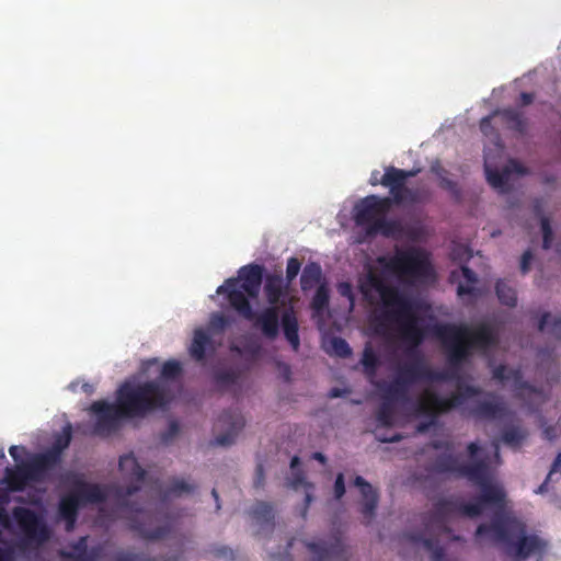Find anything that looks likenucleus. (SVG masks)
I'll list each match as a JSON object with an SVG mask.
<instances>
[{"label": "nucleus", "mask_w": 561, "mask_h": 561, "mask_svg": "<svg viewBox=\"0 0 561 561\" xmlns=\"http://www.w3.org/2000/svg\"><path fill=\"white\" fill-rule=\"evenodd\" d=\"M108 491L105 485L84 481L79 476L72 480V489L60 497L58 515L66 522V530L73 529L79 510L88 504H101L107 499Z\"/></svg>", "instance_id": "nucleus-10"}, {"label": "nucleus", "mask_w": 561, "mask_h": 561, "mask_svg": "<svg viewBox=\"0 0 561 561\" xmlns=\"http://www.w3.org/2000/svg\"><path fill=\"white\" fill-rule=\"evenodd\" d=\"M183 373L182 364L176 359H169L165 363H163L159 379L157 381H160L162 385L163 381H173L180 379Z\"/></svg>", "instance_id": "nucleus-37"}, {"label": "nucleus", "mask_w": 561, "mask_h": 561, "mask_svg": "<svg viewBox=\"0 0 561 561\" xmlns=\"http://www.w3.org/2000/svg\"><path fill=\"white\" fill-rule=\"evenodd\" d=\"M329 300V289L325 285H320L312 297L311 309L314 313H321L328 308Z\"/></svg>", "instance_id": "nucleus-40"}, {"label": "nucleus", "mask_w": 561, "mask_h": 561, "mask_svg": "<svg viewBox=\"0 0 561 561\" xmlns=\"http://www.w3.org/2000/svg\"><path fill=\"white\" fill-rule=\"evenodd\" d=\"M179 431H180V426H179L178 422L172 421L169 424L168 433L164 435L163 439L168 440L169 438L178 435Z\"/></svg>", "instance_id": "nucleus-57"}, {"label": "nucleus", "mask_w": 561, "mask_h": 561, "mask_svg": "<svg viewBox=\"0 0 561 561\" xmlns=\"http://www.w3.org/2000/svg\"><path fill=\"white\" fill-rule=\"evenodd\" d=\"M73 552H90L87 546V537H81L77 542L72 545Z\"/></svg>", "instance_id": "nucleus-56"}, {"label": "nucleus", "mask_w": 561, "mask_h": 561, "mask_svg": "<svg viewBox=\"0 0 561 561\" xmlns=\"http://www.w3.org/2000/svg\"><path fill=\"white\" fill-rule=\"evenodd\" d=\"M404 202L415 203L417 201V193L408 186L403 190Z\"/></svg>", "instance_id": "nucleus-58"}, {"label": "nucleus", "mask_w": 561, "mask_h": 561, "mask_svg": "<svg viewBox=\"0 0 561 561\" xmlns=\"http://www.w3.org/2000/svg\"><path fill=\"white\" fill-rule=\"evenodd\" d=\"M300 268L301 262L297 257L293 256L288 259L286 266V279L288 284L291 283L297 277Z\"/></svg>", "instance_id": "nucleus-47"}, {"label": "nucleus", "mask_w": 561, "mask_h": 561, "mask_svg": "<svg viewBox=\"0 0 561 561\" xmlns=\"http://www.w3.org/2000/svg\"><path fill=\"white\" fill-rule=\"evenodd\" d=\"M59 556L65 561H96L100 557V549L92 548L90 552L60 551Z\"/></svg>", "instance_id": "nucleus-42"}, {"label": "nucleus", "mask_w": 561, "mask_h": 561, "mask_svg": "<svg viewBox=\"0 0 561 561\" xmlns=\"http://www.w3.org/2000/svg\"><path fill=\"white\" fill-rule=\"evenodd\" d=\"M118 467L124 474L136 482H142L146 477V470L131 454L122 456L118 461Z\"/></svg>", "instance_id": "nucleus-27"}, {"label": "nucleus", "mask_w": 561, "mask_h": 561, "mask_svg": "<svg viewBox=\"0 0 561 561\" xmlns=\"http://www.w3.org/2000/svg\"><path fill=\"white\" fill-rule=\"evenodd\" d=\"M307 549L312 553L313 561L347 560L348 550L343 541L342 533L335 531L330 539L306 542Z\"/></svg>", "instance_id": "nucleus-13"}, {"label": "nucleus", "mask_w": 561, "mask_h": 561, "mask_svg": "<svg viewBox=\"0 0 561 561\" xmlns=\"http://www.w3.org/2000/svg\"><path fill=\"white\" fill-rule=\"evenodd\" d=\"M72 438V428L71 425H67L64 427L62 433L59 434L50 449L45 453L36 454L39 458L44 459V463L46 467L51 470L57 467L61 461L62 451L70 445Z\"/></svg>", "instance_id": "nucleus-20"}, {"label": "nucleus", "mask_w": 561, "mask_h": 561, "mask_svg": "<svg viewBox=\"0 0 561 561\" xmlns=\"http://www.w3.org/2000/svg\"><path fill=\"white\" fill-rule=\"evenodd\" d=\"M284 336L291 348L297 352L300 346L299 323L293 305L285 308L280 316Z\"/></svg>", "instance_id": "nucleus-22"}, {"label": "nucleus", "mask_w": 561, "mask_h": 561, "mask_svg": "<svg viewBox=\"0 0 561 561\" xmlns=\"http://www.w3.org/2000/svg\"><path fill=\"white\" fill-rule=\"evenodd\" d=\"M534 259L533 252L530 250H526L520 259V271L525 275L530 270V263Z\"/></svg>", "instance_id": "nucleus-51"}, {"label": "nucleus", "mask_w": 561, "mask_h": 561, "mask_svg": "<svg viewBox=\"0 0 561 561\" xmlns=\"http://www.w3.org/2000/svg\"><path fill=\"white\" fill-rule=\"evenodd\" d=\"M231 323V319L224 313L213 312L209 317L207 332L222 333Z\"/></svg>", "instance_id": "nucleus-41"}, {"label": "nucleus", "mask_w": 561, "mask_h": 561, "mask_svg": "<svg viewBox=\"0 0 561 561\" xmlns=\"http://www.w3.org/2000/svg\"><path fill=\"white\" fill-rule=\"evenodd\" d=\"M552 480H548V476L546 477L545 481L537 488L535 491L537 494H545L548 492V484Z\"/></svg>", "instance_id": "nucleus-61"}, {"label": "nucleus", "mask_w": 561, "mask_h": 561, "mask_svg": "<svg viewBox=\"0 0 561 561\" xmlns=\"http://www.w3.org/2000/svg\"><path fill=\"white\" fill-rule=\"evenodd\" d=\"M467 450L469 453V456L473 458L480 450V447L477 443L472 442L467 446Z\"/></svg>", "instance_id": "nucleus-62"}, {"label": "nucleus", "mask_w": 561, "mask_h": 561, "mask_svg": "<svg viewBox=\"0 0 561 561\" xmlns=\"http://www.w3.org/2000/svg\"><path fill=\"white\" fill-rule=\"evenodd\" d=\"M377 439L381 443H394L402 439V436L400 434H394L392 436H377Z\"/></svg>", "instance_id": "nucleus-60"}, {"label": "nucleus", "mask_w": 561, "mask_h": 561, "mask_svg": "<svg viewBox=\"0 0 561 561\" xmlns=\"http://www.w3.org/2000/svg\"><path fill=\"white\" fill-rule=\"evenodd\" d=\"M550 319L551 313L543 312L538 322V330L540 332H547L556 340H561V317H554L550 327L547 328Z\"/></svg>", "instance_id": "nucleus-38"}, {"label": "nucleus", "mask_w": 561, "mask_h": 561, "mask_svg": "<svg viewBox=\"0 0 561 561\" xmlns=\"http://www.w3.org/2000/svg\"><path fill=\"white\" fill-rule=\"evenodd\" d=\"M252 321L254 327L261 330L264 337L275 340L279 333V307L270 305L260 313L254 312Z\"/></svg>", "instance_id": "nucleus-18"}, {"label": "nucleus", "mask_w": 561, "mask_h": 561, "mask_svg": "<svg viewBox=\"0 0 561 561\" xmlns=\"http://www.w3.org/2000/svg\"><path fill=\"white\" fill-rule=\"evenodd\" d=\"M0 561H11V552L0 547Z\"/></svg>", "instance_id": "nucleus-64"}, {"label": "nucleus", "mask_w": 561, "mask_h": 561, "mask_svg": "<svg viewBox=\"0 0 561 561\" xmlns=\"http://www.w3.org/2000/svg\"><path fill=\"white\" fill-rule=\"evenodd\" d=\"M9 454L13 458V460L18 462L21 460V456L23 454H26V449L23 446L13 445L9 448Z\"/></svg>", "instance_id": "nucleus-54"}, {"label": "nucleus", "mask_w": 561, "mask_h": 561, "mask_svg": "<svg viewBox=\"0 0 561 561\" xmlns=\"http://www.w3.org/2000/svg\"><path fill=\"white\" fill-rule=\"evenodd\" d=\"M354 484L359 488L362 495L360 514L363 515L365 523L369 524L376 514L379 500L378 492L360 476L355 478Z\"/></svg>", "instance_id": "nucleus-19"}, {"label": "nucleus", "mask_w": 561, "mask_h": 561, "mask_svg": "<svg viewBox=\"0 0 561 561\" xmlns=\"http://www.w3.org/2000/svg\"><path fill=\"white\" fill-rule=\"evenodd\" d=\"M548 480L557 481L561 477V451L558 453L548 472Z\"/></svg>", "instance_id": "nucleus-49"}, {"label": "nucleus", "mask_w": 561, "mask_h": 561, "mask_svg": "<svg viewBox=\"0 0 561 561\" xmlns=\"http://www.w3.org/2000/svg\"><path fill=\"white\" fill-rule=\"evenodd\" d=\"M528 437V431L519 425L505 426L501 434V440L511 448H519Z\"/></svg>", "instance_id": "nucleus-30"}, {"label": "nucleus", "mask_w": 561, "mask_h": 561, "mask_svg": "<svg viewBox=\"0 0 561 561\" xmlns=\"http://www.w3.org/2000/svg\"><path fill=\"white\" fill-rule=\"evenodd\" d=\"M506 171H508V176L512 173L524 175L527 173V169L517 160H510L508 163L505 165Z\"/></svg>", "instance_id": "nucleus-50"}, {"label": "nucleus", "mask_w": 561, "mask_h": 561, "mask_svg": "<svg viewBox=\"0 0 561 561\" xmlns=\"http://www.w3.org/2000/svg\"><path fill=\"white\" fill-rule=\"evenodd\" d=\"M360 293L366 300H371L370 291L378 293L386 308L385 317L399 324V334L404 341L419 346L426 337V330L420 325V320L413 311L412 301L397 287L388 285L382 276L369 271L359 285Z\"/></svg>", "instance_id": "nucleus-5"}, {"label": "nucleus", "mask_w": 561, "mask_h": 561, "mask_svg": "<svg viewBox=\"0 0 561 561\" xmlns=\"http://www.w3.org/2000/svg\"><path fill=\"white\" fill-rule=\"evenodd\" d=\"M419 173L420 169L403 170L393 165L385 168V173L380 178V185L389 188L392 205L404 203L403 190L407 187V180L416 176Z\"/></svg>", "instance_id": "nucleus-14"}, {"label": "nucleus", "mask_w": 561, "mask_h": 561, "mask_svg": "<svg viewBox=\"0 0 561 561\" xmlns=\"http://www.w3.org/2000/svg\"><path fill=\"white\" fill-rule=\"evenodd\" d=\"M484 171L488 183L495 190L501 192H505L507 182H508V171H506L505 167L503 170H499L496 168H492L485 158L484 160Z\"/></svg>", "instance_id": "nucleus-32"}, {"label": "nucleus", "mask_w": 561, "mask_h": 561, "mask_svg": "<svg viewBox=\"0 0 561 561\" xmlns=\"http://www.w3.org/2000/svg\"><path fill=\"white\" fill-rule=\"evenodd\" d=\"M409 386L399 381L396 377L394 380L385 389V401H408Z\"/></svg>", "instance_id": "nucleus-36"}, {"label": "nucleus", "mask_w": 561, "mask_h": 561, "mask_svg": "<svg viewBox=\"0 0 561 561\" xmlns=\"http://www.w3.org/2000/svg\"><path fill=\"white\" fill-rule=\"evenodd\" d=\"M493 115L501 116L502 121L507 127L520 135L527 131V119L524 114L515 108H503L493 112Z\"/></svg>", "instance_id": "nucleus-24"}, {"label": "nucleus", "mask_w": 561, "mask_h": 561, "mask_svg": "<svg viewBox=\"0 0 561 561\" xmlns=\"http://www.w3.org/2000/svg\"><path fill=\"white\" fill-rule=\"evenodd\" d=\"M215 351L214 342L206 329L197 328L193 332V339L188 346V354L195 362H203L207 352Z\"/></svg>", "instance_id": "nucleus-21"}, {"label": "nucleus", "mask_w": 561, "mask_h": 561, "mask_svg": "<svg viewBox=\"0 0 561 561\" xmlns=\"http://www.w3.org/2000/svg\"><path fill=\"white\" fill-rule=\"evenodd\" d=\"M493 378L504 382L512 381L518 397L535 396L539 399V403L546 401L547 396L542 390H539L531 386L529 382L523 379L522 370L518 368H508L506 365H499L493 369Z\"/></svg>", "instance_id": "nucleus-15"}, {"label": "nucleus", "mask_w": 561, "mask_h": 561, "mask_svg": "<svg viewBox=\"0 0 561 561\" xmlns=\"http://www.w3.org/2000/svg\"><path fill=\"white\" fill-rule=\"evenodd\" d=\"M494 289L501 305L508 308L516 307L517 291L516 288L510 283V280L505 278L497 279Z\"/></svg>", "instance_id": "nucleus-28"}, {"label": "nucleus", "mask_w": 561, "mask_h": 561, "mask_svg": "<svg viewBox=\"0 0 561 561\" xmlns=\"http://www.w3.org/2000/svg\"><path fill=\"white\" fill-rule=\"evenodd\" d=\"M250 514L257 524L274 526V510L270 503L257 502Z\"/></svg>", "instance_id": "nucleus-34"}, {"label": "nucleus", "mask_w": 561, "mask_h": 561, "mask_svg": "<svg viewBox=\"0 0 561 561\" xmlns=\"http://www.w3.org/2000/svg\"><path fill=\"white\" fill-rule=\"evenodd\" d=\"M377 263L385 272L394 275L401 283L414 285L434 277L427 254L419 248L397 250L394 255L379 256Z\"/></svg>", "instance_id": "nucleus-8"}, {"label": "nucleus", "mask_w": 561, "mask_h": 561, "mask_svg": "<svg viewBox=\"0 0 561 561\" xmlns=\"http://www.w3.org/2000/svg\"><path fill=\"white\" fill-rule=\"evenodd\" d=\"M49 469L44 463V459L34 455L31 460L18 463L14 467L7 468L4 479L10 490L23 491L30 482L43 480L44 474Z\"/></svg>", "instance_id": "nucleus-12"}, {"label": "nucleus", "mask_w": 561, "mask_h": 561, "mask_svg": "<svg viewBox=\"0 0 561 561\" xmlns=\"http://www.w3.org/2000/svg\"><path fill=\"white\" fill-rule=\"evenodd\" d=\"M330 344L334 355L341 358H347L352 355V348L346 340L335 336L331 340Z\"/></svg>", "instance_id": "nucleus-44"}, {"label": "nucleus", "mask_w": 561, "mask_h": 561, "mask_svg": "<svg viewBox=\"0 0 561 561\" xmlns=\"http://www.w3.org/2000/svg\"><path fill=\"white\" fill-rule=\"evenodd\" d=\"M345 494V483L343 473H339L336 476L334 482V495L337 500H340Z\"/></svg>", "instance_id": "nucleus-52"}, {"label": "nucleus", "mask_w": 561, "mask_h": 561, "mask_svg": "<svg viewBox=\"0 0 561 561\" xmlns=\"http://www.w3.org/2000/svg\"><path fill=\"white\" fill-rule=\"evenodd\" d=\"M196 485L193 483H188L184 479L174 478L171 480L170 484L163 491V500H167L172 496H181L183 494H190L194 492Z\"/></svg>", "instance_id": "nucleus-35"}, {"label": "nucleus", "mask_w": 561, "mask_h": 561, "mask_svg": "<svg viewBox=\"0 0 561 561\" xmlns=\"http://www.w3.org/2000/svg\"><path fill=\"white\" fill-rule=\"evenodd\" d=\"M493 116V114L488 115L480 121V130L484 136L490 137L495 144H497L500 142L501 138L497 130L492 125Z\"/></svg>", "instance_id": "nucleus-45"}, {"label": "nucleus", "mask_w": 561, "mask_h": 561, "mask_svg": "<svg viewBox=\"0 0 561 561\" xmlns=\"http://www.w3.org/2000/svg\"><path fill=\"white\" fill-rule=\"evenodd\" d=\"M264 267L260 264H248L238 272V277H230L220 285L216 293L226 295L230 306L244 319L253 320L254 311L249 298H256L263 280Z\"/></svg>", "instance_id": "nucleus-6"}, {"label": "nucleus", "mask_w": 561, "mask_h": 561, "mask_svg": "<svg viewBox=\"0 0 561 561\" xmlns=\"http://www.w3.org/2000/svg\"><path fill=\"white\" fill-rule=\"evenodd\" d=\"M360 363H362L364 370L367 375L373 376L376 374L380 362H379V357H378L377 353L374 351V348L371 347V345L369 343L366 344V346L363 351V356H362Z\"/></svg>", "instance_id": "nucleus-39"}, {"label": "nucleus", "mask_w": 561, "mask_h": 561, "mask_svg": "<svg viewBox=\"0 0 561 561\" xmlns=\"http://www.w3.org/2000/svg\"><path fill=\"white\" fill-rule=\"evenodd\" d=\"M322 277V270L319 263L309 262L305 265L300 276V287L304 291L312 289Z\"/></svg>", "instance_id": "nucleus-31"}, {"label": "nucleus", "mask_w": 561, "mask_h": 561, "mask_svg": "<svg viewBox=\"0 0 561 561\" xmlns=\"http://www.w3.org/2000/svg\"><path fill=\"white\" fill-rule=\"evenodd\" d=\"M393 414L394 411L391 402L383 401L376 413V421L379 425L389 427L393 424Z\"/></svg>", "instance_id": "nucleus-43"}, {"label": "nucleus", "mask_w": 561, "mask_h": 561, "mask_svg": "<svg viewBox=\"0 0 561 561\" xmlns=\"http://www.w3.org/2000/svg\"><path fill=\"white\" fill-rule=\"evenodd\" d=\"M519 99L520 105L526 106L533 103L535 95L529 92H522Z\"/></svg>", "instance_id": "nucleus-59"}, {"label": "nucleus", "mask_w": 561, "mask_h": 561, "mask_svg": "<svg viewBox=\"0 0 561 561\" xmlns=\"http://www.w3.org/2000/svg\"><path fill=\"white\" fill-rule=\"evenodd\" d=\"M337 293L346 298L351 306L353 307L354 306V302H355V296H354V291H353V286L351 283L348 282H342L337 285Z\"/></svg>", "instance_id": "nucleus-48"}, {"label": "nucleus", "mask_w": 561, "mask_h": 561, "mask_svg": "<svg viewBox=\"0 0 561 561\" xmlns=\"http://www.w3.org/2000/svg\"><path fill=\"white\" fill-rule=\"evenodd\" d=\"M215 381L218 385L228 386L237 382L239 376L233 369H222L215 373Z\"/></svg>", "instance_id": "nucleus-46"}, {"label": "nucleus", "mask_w": 561, "mask_h": 561, "mask_svg": "<svg viewBox=\"0 0 561 561\" xmlns=\"http://www.w3.org/2000/svg\"><path fill=\"white\" fill-rule=\"evenodd\" d=\"M542 436L545 439L553 442L558 437L557 427L552 425L545 426L542 430Z\"/></svg>", "instance_id": "nucleus-55"}, {"label": "nucleus", "mask_w": 561, "mask_h": 561, "mask_svg": "<svg viewBox=\"0 0 561 561\" xmlns=\"http://www.w3.org/2000/svg\"><path fill=\"white\" fill-rule=\"evenodd\" d=\"M139 485H129L116 490L117 506L123 517L128 520V527L146 540H158L171 531L169 525L154 526L156 516L138 503H131L129 497L139 491Z\"/></svg>", "instance_id": "nucleus-9"}, {"label": "nucleus", "mask_w": 561, "mask_h": 561, "mask_svg": "<svg viewBox=\"0 0 561 561\" xmlns=\"http://www.w3.org/2000/svg\"><path fill=\"white\" fill-rule=\"evenodd\" d=\"M461 275L465 279V283H459L457 286V295L459 297L478 296V289L476 288V284L478 283L477 274L466 265L461 266Z\"/></svg>", "instance_id": "nucleus-33"}, {"label": "nucleus", "mask_w": 561, "mask_h": 561, "mask_svg": "<svg viewBox=\"0 0 561 561\" xmlns=\"http://www.w3.org/2000/svg\"><path fill=\"white\" fill-rule=\"evenodd\" d=\"M286 286L282 273L268 274L265 278L264 294L270 305H276L280 302V298L285 295Z\"/></svg>", "instance_id": "nucleus-23"}, {"label": "nucleus", "mask_w": 561, "mask_h": 561, "mask_svg": "<svg viewBox=\"0 0 561 561\" xmlns=\"http://www.w3.org/2000/svg\"><path fill=\"white\" fill-rule=\"evenodd\" d=\"M345 393V390L344 389H340V388H332L330 391H329V398H340V397H343Z\"/></svg>", "instance_id": "nucleus-63"}, {"label": "nucleus", "mask_w": 561, "mask_h": 561, "mask_svg": "<svg viewBox=\"0 0 561 561\" xmlns=\"http://www.w3.org/2000/svg\"><path fill=\"white\" fill-rule=\"evenodd\" d=\"M491 523L480 524L474 533L477 541L490 538L493 542L505 546L506 553L517 560H526L531 556L543 554L548 542L539 535L528 534L527 525L514 515L503 513L499 508Z\"/></svg>", "instance_id": "nucleus-4"}, {"label": "nucleus", "mask_w": 561, "mask_h": 561, "mask_svg": "<svg viewBox=\"0 0 561 561\" xmlns=\"http://www.w3.org/2000/svg\"><path fill=\"white\" fill-rule=\"evenodd\" d=\"M12 516L16 522L25 546L41 547L50 538V529L48 528L44 517L35 511L16 506L12 511Z\"/></svg>", "instance_id": "nucleus-11"}, {"label": "nucleus", "mask_w": 561, "mask_h": 561, "mask_svg": "<svg viewBox=\"0 0 561 561\" xmlns=\"http://www.w3.org/2000/svg\"><path fill=\"white\" fill-rule=\"evenodd\" d=\"M431 333L442 343L450 371L443 373L432 369L424 357L415 350L417 346L408 342L412 347L409 351L412 358L399 366L396 377L409 387L421 381L457 379V391L448 398H443L432 390H425L420 397L416 411L419 414L430 417V424H433L438 415L447 413L462 405L468 399L483 393L481 388L465 383L459 378L458 371L470 359L474 350L488 351L495 346L497 334L485 322H481L474 328L466 323H437L432 327ZM401 340L404 342L402 337Z\"/></svg>", "instance_id": "nucleus-1"}, {"label": "nucleus", "mask_w": 561, "mask_h": 561, "mask_svg": "<svg viewBox=\"0 0 561 561\" xmlns=\"http://www.w3.org/2000/svg\"><path fill=\"white\" fill-rule=\"evenodd\" d=\"M461 463L453 454H443L436 457L431 470L436 473H451L459 476Z\"/></svg>", "instance_id": "nucleus-29"}, {"label": "nucleus", "mask_w": 561, "mask_h": 561, "mask_svg": "<svg viewBox=\"0 0 561 561\" xmlns=\"http://www.w3.org/2000/svg\"><path fill=\"white\" fill-rule=\"evenodd\" d=\"M391 207L390 197L371 194L355 204L353 218L356 226L365 229L367 236L380 233L383 237H393L402 231V225L396 219L387 218Z\"/></svg>", "instance_id": "nucleus-7"}, {"label": "nucleus", "mask_w": 561, "mask_h": 561, "mask_svg": "<svg viewBox=\"0 0 561 561\" xmlns=\"http://www.w3.org/2000/svg\"><path fill=\"white\" fill-rule=\"evenodd\" d=\"M216 425L226 427L225 433L216 436V445L229 446L234 443L237 435L244 427L245 421L239 411L229 409L219 415Z\"/></svg>", "instance_id": "nucleus-17"}, {"label": "nucleus", "mask_w": 561, "mask_h": 561, "mask_svg": "<svg viewBox=\"0 0 561 561\" xmlns=\"http://www.w3.org/2000/svg\"><path fill=\"white\" fill-rule=\"evenodd\" d=\"M172 401V394L160 381H146L138 385L123 383L116 396V403L95 401L91 412L96 415L94 433L110 435L119 427L123 419H141L147 414L164 409Z\"/></svg>", "instance_id": "nucleus-3"}, {"label": "nucleus", "mask_w": 561, "mask_h": 561, "mask_svg": "<svg viewBox=\"0 0 561 561\" xmlns=\"http://www.w3.org/2000/svg\"><path fill=\"white\" fill-rule=\"evenodd\" d=\"M458 478H466L479 486L481 492L472 502L460 499H440L434 504V510L424 518V530L408 535L411 542L421 545L430 553L431 561H446L445 548L439 543L438 536L450 535L448 518L455 515L466 517L480 516L485 507L504 508L505 491L491 482L489 465L484 459L471 463H461Z\"/></svg>", "instance_id": "nucleus-2"}, {"label": "nucleus", "mask_w": 561, "mask_h": 561, "mask_svg": "<svg viewBox=\"0 0 561 561\" xmlns=\"http://www.w3.org/2000/svg\"><path fill=\"white\" fill-rule=\"evenodd\" d=\"M431 171L438 178L439 186L447 191L456 202H460L462 197L461 188L456 181L448 178V171L439 163L433 164Z\"/></svg>", "instance_id": "nucleus-26"}, {"label": "nucleus", "mask_w": 561, "mask_h": 561, "mask_svg": "<svg viewBox=\"0 0 561 561\" xmlns=\"http://www.w3.org/2000/svg\"><path fill=\"white\" fill-rule=\"evenodd\" d=\"M545 202L542 198H535L533 202V213L539 218L542 232V248L549 250L553 241V231L550 218L543 214Z\"/></svg>", "instance_id": "nucleus-25"}, {"label": "nucleus", "mask_w": 561, "mask_h": 561, "mask_svg": "<svg viewBox=\"0 0 561 561\" xmlns=\"http://www.w3.org/2000/svg\"><path fill=\"white\" fill-rule=\"evenodd\" d=\"M505 410V405L500 398L492 392H488L483 400H477L468 408V414L476 420L492 421L501 419Z\"/></svg>", "instance_id": "nucleus-16"}, {"label": "nucleus", "mask_w": 561, "mask_h": 561, "mask_svg": "<svg viewBox=\"0 0 561 561\" xmlns=\"http://www.w3.org/2000/svg\"><path fill=\"white\" fill-rule=\"evenodd\" d=\"M264 468L263 465H257L255 469V478H254V486L255 488H262L264 484Z\"/></svg>", "instance_id": "nucleus-53"}]
</instances>
